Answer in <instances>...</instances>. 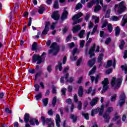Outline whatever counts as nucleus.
Listing matches in <instances>:
<instances>
[{
    "mask_svg": "<svg viewBox=\"0 0 127 127\" xmlns=\"http://www.w3.org/2000/svg\"><path fill=\"white\" fill-rule=\"evenodd\" d=\"M43 56H46V53L45 52L43 53L41 56H39V55H34L32 57L33 62L35 63L37 61V64H41L43 62V58H45Z\"/></svg>",
    "mask_w": 127,
    "mask_h": 127,
    "instance_id": "nucleus-1",
    "label": "nucleus"
},
{
    "mask_svg": "<svg viewBox=\"0 0 127 127\" xmlns=\"http://www.w3.org/2000/svg\"><path fill=\"white\" fill-rule=\"evenodd\" d=\"M115 10L117 11L118 13H123L126 9H127V7L125 5V1H122L119 4H116L115 5Z\"/></svg>",
    "mask_w": 127,
    "mask_h": 127,
    "instance_id": "nucleus-2",
    "label": "nucleus"
},
{
    "mask_svg": "<svg viewBox=\"0 0 127 127\" xmlns=\"http://www.w3.org/2000/svg\"><path fill=\"white\" fill-rule=\"evenodd\" d=\"M123 82V78H119L117 79L116 77H114L111 80V85L112 87L117 89V88H120L121 85H122V82Z\"/></svg>",
    "mask_w": 127,
    "mask_h": 127,
    "instance_id": "nucleus-3",
    "label": "nucleus"
},
{
    "mask_svg": "<svg viewBox=\"0 0 127 127\" xmlns=\"http://www.w3.org/2000/svg\"><path fill=\"white\" fill-rule=\"evenodd\" d=\"M41 120L43 123V126H45V124H48V127H54V123H53V122L51 118L45 119V117L42 116L41 117Z\"/></svg>",
    "mask_w": 127,
    "mask_h": 127,
    "instance_id": "nucleus-4",
    "label": "nucleus"
},
{
    "mask_svg": "<svg viewBox=\"0 0 127 127\" xmlns=\"http://www.w3.org/2000/svg\"><path fill=\"white\" fill-rule=\"evenodd\" d=\"M51 47L53 49L49 51V54H51V53H53V55H57V54L59 51V46L57 45V44L56 43H53L51 45Z\"/></svg>",
    "mask_w": 127,
    "mask_h": 127,
    "instance_id": "nucleus-5",
    "label": "nucleus"
},
{
    "mask_svg": "<svg viewBox=\"0 0 127 127\" xmlns=\"http://www.w3.org/2000/svg\"><path fill=\"white\" fill-rule=\"evenodd\" d=\"M82 15H83V14L82 13V12H79L77 14L74 15L72 17V20H73V21H74L72 23L73 25H75V24H77V23H80V22L82 21V18H80V17H81ZM76 19H77V20H76Z\"/></svg>",
    "mask_w": 127,
    "mask_h": 127,
    "instance_id": "nucleus-6",
    "label": "nucleus"
},
{
    "mask_svg": "<svg viewBox=\"0 0 127 127\" xmlns=\"http://www.w3.org/2000/svg\"><path fill=\"white\" fill-rule=\"evenodd\" d=\"M95 48H96V44H93V46L91 47V48H90L89 51V55H90V58H92L93 56H96L95 53H94V51H95V52H100V46H98L95 51Z\"/></svg>",
    "mask_w": 127,
    "mask_h": 127,
    "instance_id": "nucleus-7",
    "label": "nucleus"
},
{
    "mask_svg": "<svg viewBox=\"0 0 127 127\" xmlns=\"http://www.w3.org/2000/svg\"><path fill=\"white\" fill-rule=\"evenodd\" d=\"M109 78H105L104 80L102 81V84L103 85V88L101 91V94H104L106 92V91L109 89Z\"/></svg>",
    "mask_w": 127,
    "mask_h": 127,
    "instance_id": "nucleus-8",
    "label": "nucleus"
},
{
    "mask_svg": "<svg viewBox=\"0 0 127 127\" xmlns=\"http://www.w3.org/2000/svg\"><path fill=\"white\" fill-rule=\"evenodd\" d=\"M126 94L124 92H122L120 96V100L118 106L122 107V105H124V104H125V102H126Z\"/></svg>",
    "mask_w": 127,
    "mask_h": 127,
    "instance_id": "nucleus-9",
    "label": "nucleus"
},
{
    "mask_svg": "<svg viewBox=\"0 0 127 127\" xmlns=\"http://www.w3.org/2000/svg\"><path fill=\"white\" fill-rule=\"evenodd\" d=\"M49 25H50V23L49 22H46L45 28L42 32V37H43V35H46L48 33V31H49Z\"/></svg>",
    "mask_w": 127,
    "mask_h": 127,
    "instance_id": "nucleus-10",
    "label": "nucleus"
},
{
    "mask_svg": "<svg viewBox=\"0 0 127 127\" xmlns=\"http://www.w3.org/2000/svg\"><path fill=\"white\" fill-rule=\"evenodd\" d=\"M52 18H53L55 20H58L59 17H60V15H59V11H54V13L51 15Z\"/></svg>",
    "mask_w": 127,
    "mask_h": 127,
    "instance_id": "nucleus-11",
    "label": "nucleus"
},
{
    "mask_svg": "<svg viewBox=\"0 0 127 127\" xmlns=\"http://www.w3.org/2000/svg\"><path fill=\"white\" fill-rule=\"evenodd\" d=\"M90 77L91 78L92 84L94 83V81H95V84H97L99 81V79L101 78V75L98 74L96 77H95L94 76H91Z\"/></svg>",
    "mask_w": 127,
    "mask_h": 127,
    "instance_id": "nucleus-12",
    "label": "nucleus"
},
{
    "mask_svg": "<svg viewBox=\"0 0 127 127\" xmlns=\"http://www.w3.org/2000/svg\"><path fill=\"white\" fill-rule=\"evenodd\" d=\"M99 1L100 0H92L91 2L88 3L87 6L89 8H91V7H92L93 4H95V3H96V4L98 5Z\"/></svg>",
    "mask_w": 127,
    "mask_h": 127,
    "instance_id": "nucleus-13",
    "label": "nucleus"
},
{
    "mask_svg": "<svg viewBox=\"0 0 127 127\" xmlns=\"http://www.w3.org/2000/svg\"><path fill=\"white\" fill-rule=\"evenodd\" d=\"M68 16V11L66 10V8H64V11L61 16V20H64V19H67V16Z\"/></svg>",
    "mask_w": 127,
    "mask_h": 127,
    "instance_id": "nucleus-14",
    "label": "nucleus"
},
{
    "mask_svg": "<svg viewBox=\"0 0 127 127\" xmlns=\"http://www.w3.org/2000/svg\"><path fill=\"white\" fill-rule=\"evenodd\" d=\"M56 123L57 127H60V123H61V120L60 119V116L59 114H57L56 116Z\"/></svg>",
    "mask_w": 127,
    "mask_h": 127,
    "instance_id": "nucleus-15",
    "label": "nucleus"
},
{
    "mask_svg": "<svg viewBox=\"0 0 127 127\" xmlns=\"http://www.w3.org/2000/svg\"><path fill=\"white\" fill-rule=\"evenodd\" d=\"M103 118L105 120V123H109L110 119H111V117H110V114H108L107 113H105L103 115Z\"/></svg>",
    "mask_w": 127,
    "mask_h": 127,
    "instance_id": "nucleus-16",
    "label": "nucleus"
},
{
    "mask_svg": "<svg viewBox=\"0 0 127 127\" xmlns=\"http://www.w3.org/2000/svg\"><path fill=\"white\" fill-rule=\"evenodd\" d=\"M99 101V98L98 97H95L93 98L92 101L90 102V106L93 107V106H95L97 105V103Z\"/></svg>",
    "mask_w": 127,
    "mask_h": 127,
    "instance_id": "nucleus-17",
    "label": "nucleus"
},
{
    "mask_svg": "<svg viewBox=\"0 0 127 127\" xmlns=\"http://www.w3.org/2000/svg\"><path fill=\"white\" fill-rule=\"evenodd\" d=\"M81 29V25H78L74 27H73L72 31H73V33H76L77 31H79Z\"/></svg>",
    "mask_w": 127,
    "mask_h": 127,
    "instance_id": "nucleus-18",
    "label": "nucleus"
},
{
    "mask_svg": "<svg viewBox=\"0 0 127 127\" xmlns=\"http://www.w3.org/2000/svg\"><path fill=\"white\" fill-rule=\"evenodd\" d=\"M100 111V107H98L96 109H94L91 111V116L94 117L95 115H97Z\"/></svg>",
    "mask_w": 127,
    "mask_h": 127,
    "instance_id": "nucleus-19",
    "label": "nucleus"
},
{
    "mask_svg": "<svg viewBox=\"0 0 127 127\" xmlns=\"http://www.w3.org/2000/svg\"><path fill=\"white\" fill-rule=\"evenodd\" d=\"M127 22V18H126V15H124L122 19V20L121 21L122 26H125Z\"/></svg>",
    "mask_w": 127,
    "mask_h": 127,
    "instance_id": "nucleus-20",
    "label": "nucleus"
},
{
    "mask_svg": "<svg viewBox=\"0 0 127 127\" xmlns=\"http://www.w3.org/2000/svg\"><path fill=\"white\" fill-rule=\"evenodd\" d=\"M24 121L26 124L29 122V114L26 113L24 116Z\"/></svg>",
    "mask_w": 127,
    "mask_h": 127,
    "instance_id": "nucleus-21",
    "label": "nucleus"
},
{
    "mask_svg": "<svg viewBox=\"0 0 127 127\" xmlns=\"http://www.w3.org/2000/svg\"><path fill=\"white\" fill-rule=\"evenodd\" d=\"M115 36H119L120 33H121V28L120 27L117 26L115 29Z\"/></svg>",
    "mask_w": 127,
    "mask_h": 127,
    "instance_id": "nucleus-22",
    "label": "nucleus"
},
{
    "mask_svg": "<svg viewBox=\"0 0 127 127\" xmlns=\"http://www.w3.org/2000/svg\"><path fill=\"white\" fill-rule=\"evenodd\" d=\"M95 63L96 60L95 59H93L92 60L89 61L88 65L90 67H93Z\"/></svg>",
    "mask_w": 127,
    "mask_h": 127,
    "instance_id": "nucleus-23",
    "label": "nucleus"
},
{
    "mask_svg": "<svg viewBox=\"0 0 127 127\" xmlns=\"http://www.w3.org/2000/svg\"><path fill=\"white\" fill-rule=\"evenodd\" d=\"M103 59H104V54H100L97 59L98 62H99V63H101Z\"/></svg>",
    "mask_w": 127,
    "mask_h": 127,
    "instance_id": "nucleus-24",
    "label": "nucleus"
},
{
    "mask_svg": "<svg viewBox=\"0 0 127 127\" xmlns=\"http://www.w3.org/2000/svg\"><path fill=\"white\" fill-rule=\"evenodd\" d=\"M58 69L59 71H62V69H63V67H62V63L60 62H59L58 65L56 67V71H57Z\"/></svg>",
    "mask_w": 127,
    "mask_h": 127,
    "instance_id": "nucleus-25",
    "label": "nucleus"
},
{
    "mask_svg": "<svg viewBox=\"0 0 127 127\" xmlns=\"http://www.w3.org/2000/svg\"><path fill=\"white\" fill-rule=\"evenodd\" d=\"M83 87L80 86L78 89V96L79 97H83Z\"/></svg>",
    "mask_w": 127,
    "mask_h": 127,
    "instance_id": "nucleus-26",
    "label": "nucleus"
},
{
    "mask_svg": "<svg viewBox=\"0 0 127 127\" xmlns=\"http://www.w3.org/2000/svg\"><path fill=\"white\" fill-rule=\"evenodd\" d=\"M69 77V73H67L65 75L64 78L66 79V82H69V83H72L73 82V77H70L69 79H67V78Z\"/></svg>",
    "mask_w": 127,
    "mask_h": 127,
    "instance_id": "nucleus-27",
    "label": "nucleus"
},
{
    "mask_svg": "<svg viewBox=\"0 0 127 127\" xmlns=\"http://www.w3.org/2000/svg\"><path fill=\"white\" fill-rule=\"evenodd\" d=\"M70 119L73 120V123L77 122V116L73 114L70 115Z\"/></svg>",
    "mask_w": 127,
    "mask_h": 127,
    "instance_id": "nucleus-28",
    "label": "nucleus"
},
{
    "mask_svg": "<svg viewBox=\"0 0 127 127\" xmlns=\"http://www.w3.org/2000/svg\"><path fill=\"white\" fill-rule=\"evenodd\" d=\"M37 49V43L34 42V43L32 45V51H35Z\"/></svg>",
    "mask_w": 127,
    "mask_h": 127,
    "instance_id": "nucleus-29",
    "label": "nucleus"
},
{
    "mask_svg": "<svg viewBox=\"0 0 127 127\" xmlns=\"http://www.w3.org/2000/svg\"><path fill=\"white\" fill-rule=\"evenodd\" d=\"M54 8H59V1L58 0H56L54 3Z\"/></svg>",
    "mask_w": 127,
    "mask_h": 127,
    "instance_id": "nucleus-30",
    "label": "nucleus"
},
{
    "mask_svg": "<svg viewBox=\"0 0 127 127\" xmlns=\"http://www.w3.org/2000/svg\"><path fill=\"white\" fill-rule=\"evenodd\" d=\"M35 98L37 101H39V100L42 98V94L41 92L39 93L37 95H36Z\"/></svg>",
    "mask_w": 127,
    "mask_h": 127,
    "instance_id": "nucleus-31",
    "label": "nucleus"
},
{
    "mask_svg": "<svg viewBox=\"0 0 127 127\" xmlns=\"http://www.w3.org/2000/svg\"><path fill=\"white\" fill-rule=\"evenodd\" d=\"M96 71V66H94L92 69L89 71V73L88 74L89 76H90V75H93L95 73Z\"/></svg>",
    "mask_w": 127,
    "mask_h": 127,
    "instance_id": "nucleus-32",
    "label": "nucleus"
},
{
    "mask_svg": "<svg viewBox=\"0 0 127 127\" xmlns=\"http://www.w3.org/2000/svg\"><path fill=\"white\" fill-rule=\"evenodd\" d=\"M112 64H113V61L112 60L108 61L106 68H110V67L112 66Z\"/></svg>",
    "mask_w": 127,
    "mask_h": 127,
    "instance_id": "nucleus-33",
    "label": "nucleus"
},
{
    "mask_svg": "<svg viewBox=\"0 0 127 127\" xmlns=\"http://www.w3.org/2000/svg\"><path fill=\"white\" fill-rule=\"evenodd\" d=\"M82 7H83V5H82L80 2H79L76 4L75 9L78 10V9H80V8H82Z\"/></svg>",
    "mask_w": 127,
    "mask_h": 127,
    "instance_id": "nucleus-34",
    "label": "nucleus"
},
{
    "mask_svg": "<svg viewBox=\"0 0 127 127\" xmlns=\"http://www.w3.org/2000/svg\"><path fill=\"white\" fill-rule=\"evenodd\" d=\"M113 111H114V108L112 107H108L106 110V112L107 113H108V114H111Z\"/></svg>",
    "mask_w": 127,
    "mask_h": 127,
    "instance_id": "nucleus-35",
    "label": "nucleus"
},
{
    "mask_svg": "<svg viewBox=\"0 0 127 127\" xmlns=\"http://www.w3.org/2000/svg\"><path fill=\"white\" fill-rule=\"evenodd\" d=\"M107 28L109 30V32H112V31H113V25H112V24H109Z\"/></svg>",
    "mask_w": 127,
    "mask_h": 127,
    "instance_id": "nucleus-36",
    "label": "nucleus"
},
{
    "mask_svg": "<svg viewBox=\"0 0 127 127\" xmlns=\"http://www.w3.org/2000/svg\"><path fill=\"white\" fill-rule=\"evenodd\" d=\"M92 18V19H95V23H99V19L100 18L97 17V16L95 15H93Z\"/></svg>",
    "mask_w": 127,
    "mask_h": 127,
    "instance_id": "nucleus-37",
    "label": "nucleus"
},
{
    "mask_svg": "<svg viewBox=\"0 0 127 127\" xmlns=\"http://www.w3.org/2000/svg\"><path fill=\"white\" fill-rule=\"evenodd\" d=\"M43 103L44 105V106L46 107V106H47V104H48V98H45L43 99Z\"/></svg>",
    "mask_w": 127,
    "mask_h": 127,
    "instance_id": "nucleus-38",
    "label": "nucleus"
},
{
    "mask_svg": "<svg viewBox=\"0 0 127 127\" xmlns=\"http://www.w3.org/2000/svg\"><path fill=\"white\" fill-rule=\"evenodd\" d=\"M66 92H67V89L62 88L61 90V93L63 96H66Z\"/></svg>",
    "mask_w": 127,
    "mask_h": 127,
    "instance_id": "nucleus-39",
    "label": "nucleus"
},
{
    "mask_svg": "<svg viewBox=\"0 0 127 127\" xmlns=\"http://www.w3.org/2000/svg\"><path fill=\"white\" fill-rule=\"evenodd\" d=\"M125 44H126V42H125V41L124 40H122L121 41V44L119 46L120 49H123L124 48V46H125Z\"/></svg>",
    "mask_w": 127,
    "mask_h": 127,
    "instance_id": "nucleus-40",
    "label": "nucleus"
},
{
    "mask_svg": "<svg viewBox=\"0 0 127 127\" xmlns=\"http://www.w3.org/2000/svg\"><path fill=\"white\" fill-rule=\"evenodd\" d=\"M82 116L85 118V120H89V114L82 113Z\"/></svg>",
    "mask_w": 127,
    "mask_h": 127,
    "instance_id": "nucleus-41",
    "label": "nucleus"
},
{
    "mask_svg": "<svg viewBox=\"0 0 127 127\" xmlns=\"http://www.w3.org/2000/svg\"><path fill=\"white\" fill-rule=\"evenodd\" d=\"M56 102H57V97L55 96L53 99L52 105L53 107H55V105H56Z\"/></svg>",
    "mask_w": 127,
    "mask_h": 127,
    "instance_id": "nucleus-42",
    "label": "nucleus"
},
{
    "mask_svg": "<svg viewBox=\"0 0 127 127\" xmlns=\"http://www.w3.org/2000/svg\"><path fill=\"white\" fill-rule=\"evenodd\" d=\"M44 11V7H42L39 8L38 10L39 13H40V14H42Z\"/></svg>",
    "mask_w": 127,
    "mask_h": 127,
    "instance_id": "nucleus-43",
    "label": "nucleus"
},
{
    "mask_svg": "<svg viewBox=\"0 0 127 127\" xmlns=\"http://www.w3.org/2000/svg\"><path fill=\"white\" fill-rule=\"evenodd\" d=\"M77 108L79 110H82V102L80 101H78Z\"/></svg>",
    "mask_w": 127,
    "mask_h": 127,
    "instance_id": "nucleus-44",
    "label": "nucleus"
},
{
    "mask_svg": "<svg viewBox=\"0 0 127 127\" xmlns=\"http://www.w3.org/2000/svg\"><path fill=\"white\" fill-rule=\"evenodd\" d=\"M117 100V94H114L111 97V102H115Z\"/></svg>",
    "mask_w": 127,
    "mask_h": 127,
    "instance_id": "nucleus-45",
    "label": "nucleus"
},
{
    "mask_svg": "<svg viewBox=\"0 0 127 127\" xmlns=\"http://www.w3.org/2000/svg\"><path fill=\"white\" fill-rule=\"evenodd\" d=\"M112 19L113 20V21H118V20H119L120 19L117 16H113L112 17Z\"/></svg>",
    "mask_w": 127,
    "mask_h": 127,
    "instance_id": "nucleus-46",
    "label": "nucleus"
},
{
    "mask_svg": "<svg viewBox=\"0 0 127 127\" xmlns=\"http://www.w3.org/2000/svg\"><path fill=\"white\" fill-rule=\"evenodd\" d=\"M101 9V6L100 5L98 4L97 6H95V8L94 9V11H99V10Z\"/></svg>",
    "mask_w": 127,
    "mask_h": 127,
    "instance_id": "nucleus-47",
    "label": "nucleus"
},
{
    "mask_svg": "<svg viewBox=\"0 0 127 127\" xmlns=\"http://www.w3.org/2000/svg\"><path fill=\"white\" fill-rule=\"evenodd\" d=\"M111 41H112V39H111V38H108L106 39L105 41V44L108 45V44H110V43H111Z\"/></svg>",
    "mask_w": 127,
    "mask_h": 127,
    "instance_id": "nucleus-48",
    "label": "nucleus"
},
{
    "mask_svg": "<svg viewBox=\"0 0 127 127\" xmlns=\"http://www.w3.org/2000/svg\"><path fill=\"white\" fill-rule=\"evenodd\" d=\"M121 68L125 70V74L127 73V66L121 65Z\"/></svg>",
    "mask_w": 127,
    "mask_h": 127,
    "instance_id": "nucleus-49",
    "label": "nucleus"
},
{
    "mask_svg": "<svg viewBox=\"0 0 127 127\" xmlns=\"http://www.w3.org/2000/svg\"><path fill=\"white\" fill-rule=\"evenodd\" d=\"M84 33H85V30H82L80 31L79 34V36L80 38H82V37H83V35H84Z\"/></svg>",
    "mask_w": 127,
    "mask_h": 127,
    "instance_id": "nucleus-50",
    "label": "nucleus"
},
{
    "mask_svg": "<svg viewBox=\"0 0 127 127\" xmlns=\"http://www.w3.org/2000/svg\"><path fill=\"white\" fill-rule=\"evenodd\" d=\"M47 69L49 73H51V71H52V66L51 65H49L47 67Z\"/></svg>",
    "mask_w": 127,
    "mask_h": 127,
    "instance_id": "nucleus-51",
    "label": "nucleus"
},
{
    "mask_svg": "<svg viewBox=\"0 0 127 127\" xmlns=\"http://www.w3.org/2000/svg\"><path fill=\"white\" fill-rule=\"evenodd\" d=\"M93 25H94V24L92 23V21H90L89 23L88 24L89 29H91V28H93Z\"/></svg>",
    "mask_w": 127,
    "mask_h": 127,
    "instance_id": "nucleus-52",
    "label": "nucleus"
},
{
    "mask_svg": "<svg viewBox=\"0 0 127 127\" xmlns=\"http://www.w3.org/2000/svg\"><path fill=\"white\" fill-rule=\"evenodd\" d=\"M68 31V27H64L63 29V33L64 34H65V33H66L67 32V31Z\"/></svg>",
    "mask_w": 127,
    "mask_h": 127,
    "instance_id": "nucleus-53",
    "label": "nucleus"
},
{
    "mask_svg": "<svg viewBox=\"0 0 127 127\" xmlns=\"http://www.w3.org/2000/svg\"><path fill=\"white\" fill-rule=\"evenodd\" d=\"M52 93L53 94H56V86H52Z\"/></svg>",
    "mask_w": 127,
    "mask_h": 127,
    "instance_id": "nucleus-54",
    "label": "nucleus"
},
{
    "mask_svg": "<svg viewBox=\"0 0 127 127\" xmlns=\"http://www.w3.org/2000/svg\"><path fill=\"white\" fill-rule=\"evenodd\" d=\"M34 87L35 88V91H39V88H40V87L39 86V84H34Z\"/></svg>",
    "mask_w": 127,
    "mask_h": 127,
    "instance_id": "nucleus-55",
    "label": "nucleus"
},
{
    "mask_svg": "<svg viewBox=\"0 0 127 127\" xmlns=\"http://www.w3.org/2000/svg\"><path fill=\"white\" fill-rule=\"evenodd\" d=\"M84 45H85V41L82 40L80 42V46L81 48H83V47H84Z\"/></svg>",
    "mask_w": 127,
    "mask_h": 127,
    "instance_id": "nucleus-56",
    "label": "nucleus"
},
{
    "mask_svg": "<svg viewBox=\"0 0 127 127\" xmlns=\"http://www.w3.org/2000/svg\"><path fill=\"white\" fill-rule=\"evenodd\" d=\"M34 122H35V119L34 118L31 119L29 121V123L30 125H31L32 126H33V125H34Z\"/></svg>",
    "mask_w": 127,
    "mask_h": 127,
    "instance_id": "nucleus-57",
    "label": "nucleus"
},
{
    "mask_svg": "<svg viewBox=\"0 0 127 127\" xmlns=\"http://www.w3.org/2000/svg\"><path fill=\"white\" fill-rule=\"evenodd\" d=\"M107 25H108V22L107 21H105L102 24V28H104L106 27Z\"/></svg>",
    "mask_w": 127,
    "mask_h": 127,
    "instance_id": "nucleus-58",
    "label": "nucleus"
},
{
    "mask_svg": "<svg viewBox=\"0 0 127 127\" xmlns=\"http://www.w3.org/2000/svg\"><path fill=\"white\" fill-rule=\"evenodd\" d=\"M5 112L6 114H11V111H10L8 108L5 109Z\"/></svg>",
    "mask_w": 127,
    "mask_h": 127,
    "instance_id": "nucleus-59",
    "label": "nucleus"
},
{
    "mask_svg": "<svg viewBox=\"0 0 127 127\" xmlns=\"http://www.w3.org/2000/svg\"><path fill=\"white\" fill-rule=\"evenodd\" d=\"M90 19V14H86V15L85 17V20L88 21Z\"/></svg>",
    "mask_w": 127,
    "mask_h": 127,
    "instance_id": "nucleus-60",
    "label": "nucleus"
},
{
    "mask_svg": "<svg viewBox=\"0 0 127 127\" xmlns=\"http://www.w3.org/2000/svg\"><path fill=\"white\" fill-rule=\"evenodd\" d=\"M28 72L31 74H34L35 73V69H29Z\"/></svg>",
    "mask_w": 127,
    "mask_h": 127,
    "instance_id": "nucleus-61",
    "label": "nucleus"
},
{
    "mask_svg": "<svg viewBox=\"0 0 127 127\" xmlns=\"http://www.w3.org/2000/svg\"><path fill=\"white\" fill-rule=\"evenodd\" d=\"M32 18L30 17L29 19V21L28 22V26H31V22L32 21Z\"/></svg>",
    "mask_w": 127,
    "mask_h": 127,
    "instance_id": "nucleus-62",
    "label": "nucleus"
},
{
    "mask_svg": "<svg viewBox=\"0 0 127 127\" xmlns=\"http://www.w3.org/2000/svg\"><path fill=\"white\" fill-rule=\"evenodd\" d=\"M124 59H127V50H126L125 51H124Z\"/></svg>",
    "mask_w": 127,
    "mask_h": 127,
    "instance_id": "nucleus-63",
    "label": "nucleus"
},
{
    "mask_svg": "<svg viewBox=\"0 0 127 127\" xmlns=\"http://www.w3.org/2000/svg\"><path fill=\"white\" fill-rule=\"evenodd\" d=\"M75 46V44H74V42H72L69 44V47L71 49V48H73Z\"/></svg>",
    "mask_w": 127,
    "mask_h": 127,
    "instance_id": "nucleus-64",
    "label": "nucleus"
}]
</instances>
